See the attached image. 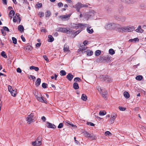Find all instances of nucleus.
Returning <instances> with one entry per match:
<instances>
[{
    "instance_id": "9",
    "label": "nucleus",
    "mask_w": 146,
    "mask_h": 146,
    "mask_svg": "<svg viewBox=\"0 0 146 146\" xmlns=\"http://www.w3.org/2000/svg\"><path fill=\"white\" fill-rule=\"evenodd\" d=\"M63 123H65L66 125H68V124H69L71 125L72 127L74 128H76L77 127V126L76 125H74V124L72 123V122H70V121H64Z\"/></svg>"
},
{
    "instance_id": "35",
    "label": "nucleus",
    "mask_w": 146,
    "mask_h": 146,
    "mask_svg": "<svg viewBox=\"0 0 146 146\" xmlns=\"http://www.w3.org/2000/svg\"><path fill=\"white\" fill-rule=\"evenodd\" d=\"M18 30L21 32L23 31L24 30L23 26L21 25H19L18 27Z\"/></svg>"
},
{
    "instance_id": "3",
    "label": "nucleus",
    "mask_w": 146,
    "mask_h": 146,
    "mask_svg": "<svg viewBox=\"0 0 146 146\" xmlns=\"http://www.w3.org/2000/svg\"><path fill=\"white\" fill-rule=\"evenodd\" d=\"M101 80L102 81H106L107 80L108 82H110L112 80V79L111 78H109L108 76H106V77L104 75H102L101 77Z\"/></svg>"
},
{
    "instance_id": "15",
    "label": "nucleus",
    "mask_w": 146,
    "mask_h": 146,
    "mask_svg": "<svg viewBox=\"0 0 146 146\" xmlns=\"http://www.w3.org/2000/svg\"><path fill=\"white\" fill-rule=\"evenodd\" d=\"M73 77V75L71 73H69L66 76V78L70 81H71Z\"/></svg>"
},
{
    "instance_id": "13",
    "label": "nucleus",
    "mask_w": 146,
    "mask_h": 146,
    "mask_svg": "<svg viewBox=\"0 0 146 146\" xmlns=\"http://www.w3.org/2000/svg\"><path fill=\"white\" fill-rule=\"evenodd\" d=\"M135 31L138 33H142L143 31V30L141 29V26L139 25L137 28L135 30Z\"/></svg>"
},
{
    "instance_id": "52",
    "label": "nucleus",
    "mask_w": 146,
    "mask_h": 146,
    "mask_svg": "<svg viewBox=\"0 0 146 146\" xmlns=\"http://www.w3.org/2000/svg\"><path fill=\"white\" fill-rule=\"evenodd\" d=\"M1 32L3 36H5L6 35V32L4 30H3L2 29H1Z\"/></svg>"
},
{
    "instance_id": "39",
    "label": "nucleus",
    "mask_w": 146,
    "mask_h": 146,
    "mask_svg": "<svg viewBox=\"0 0 146 146\" xmlns=\"http://www.w3.org/2000/svg\"><path fill=\"white\" fill-rule=\"evenodd\" d=\"M36 6H37V8H39L41 7L42 6V4L41 3H39L38 2L36 4Z\"/></svg>"
},
{
    "instance_id": "46",
    "label": "nucleus",
    "mask_w": 146,
    "mask_h": 146,
    "mask_svg": "<svg viewBox=\"0 0 146 146\" xmlns=\"http://www.w3.org/2000/svg\"><path fill=\"white\" fill-rule=\"evenodd\" d=\"M66 45H64V51H67L68 50V49H69V47L68 46H66Z\"/></svg>"
},
{
    "instance_id": "55",
    "label": "nucleus",
    "mask_w": 146,
    "mask_h": 146,
    "mask_svg": "<svg viewBox=\"0 0 146 146\" xmlns=\"http://www.w3.org/2000/svg\"><path fill=\"white\" fill-rule=\"evenodd\" d=\"M33 94H34V95L35 96L36 98V97H38V93L37 92H34Z\"/></svg>"
},
{
    "instance_id": "4",
    "label": "nucleus",
    "mask_w": 146,
    "mask_h": 146,
    "mask_svg": "<svg viewBox=\"0 0 146 146\" xmlns=\"http://www.w3.org/2000/svg\"><path fill=\"white\" fill-rule=\"evenodd\" d=\"M61 32L64 33H73V32H72L71 29L69 28H62L61 29Z\"/></svg>"
},
{
    "instance_id": "16",
    "label": "nucleus",
    "mask_w": 146,
    "mask_h": 146,
    "mask_svg": "<svg viewBox=\"0 0 146 146\" xmlns=\"http://www.w3.org/2000/svg\"><path fill=\"white\" fill-rule=\"evenodd\" d=\"M86 52L87 55L88 56H90L93 55V52L90 50H88L87 51H84V52Z\"/></svg>"
},
{
    "instance_id": "56",
    "label": "nucleus",
    "mask_w": 146,
    "mask_h": 146,
    "mask_svg": "<svg viewBox=\"0 0 146 146\" xmlns=\"http://www.w3.org/2000/svg\"><path fill=\"white\" fill-rule=\"evenodd\" d=\"M87 124L89 125H90L91 126H94L95 125V124L93 123L90 122H87Z\"/></svg>"
},
{
    "instance_id": "53",
    "label": "nucleus",
    "mask_w": 146,
    "mask_h": 146,
    "mask_svg": "<svg viewBox=\"0 0 146 146\" xmlns=\"http://www.w3.org/2000/svg\"><path fill=\"white\" fill-rule=\"evenodd\" d=\"M72 32H73V33H74V34L75 35V36H76L80 32V31H76V32H74V31H73L72 30Z\"/></svg>"
},
{
    "instance_id": "49",
    "label": "nucleus",
    "mask_w": 146,
    "mask_h": 146,
    "mask_svg": "<svg viewBox=\"0 0 146 146\" xmlns=\"http://www.w3.org/2000/svg\"><path fill=\"white\" fill-rule=\"evenodd\" d=\"M44 13L43 12H40L39 13V15L40 17H43L44 16Z\"/></svg>"
},
{
    "instance_id": "40",
    "label": "nucleus",
    "mask_w": 146,
    "mask_h": 146,
    "mask_svg": "<svg viewBox=\"0 0 146 146\" xmlns=\"http://www.w3.org/2000/svg\"><path fill=\"white\" fill-rule=\"evenodd\" d=\"M12 40H13V43L14 44H16L17 43V40L16 38L14 37H12Z\"/></svg>"
},
{
    "instance_id": "59",
    "label": "nucleus",
    "mask_w": 146,
    "mask_h": 146,
    "mask_svg": "<svg viewBox=\"0 0 146 146\" xmlns=\"http://www.w3.org/2000/svg\"><path fill=\"white\" fill-rule=\"evenodd\" d=\"M77 25V29L79 27L81 28L82 27V26H83V25H82V24L80 23L78 24Z\"/></svg>"
},
{
    "instance_id": "48",
    "label": "nucleus",
    "mask_w": 146,
    "mask_h": 146,
    "mask_svg": "<svg viewBox=\"0 0 146 146\" xmlns=\"http://www.w3.org/2000/svg\"><path fill=\"white\" fill-rule=\"evenodd\" d=\"M42 87L43 88H46L47 84L45 83H43L42 84Z\"/></svg>"
},
{
    "instance_id": "17",
    "label": "nucleus",
    "mask_w": 146,
    "mask_h": 146,
    "mask_svg": "<svg viewBox=\"0 0 146 146\" xmlns=\"http://www.w3.org/2000/svg\"><path fill=\"white\" fill-rule=\"evenodd\" d=\"M135 29V28L133 26L129 27L127 26V32H131Z\"/></svg>"
},
{
    "instance_id": "28",
    "label": "nucleus",
    "mask_w": 146,
    "mask_h": 146,
    "mask_svg": "<svg viewBox=\"0 0 146 146\" xmlns=\"http://www.w3.org/2000/svg\"><path fill=\"white\" fill-rule=\"evenodd\" d=\"M51 15V12L49 10H47L45 13V16L46 17H49Z\"/></svg>"
},
{
    "instance_id": "61",
    "label": "nucleus",
    "mask_w": 146,
    "mask_h": 146,
    "mask_svg": "<svg viewBox=\"0 0 146 146\" xmlns=\"http://www.w3.org/2000/svg\"><path fill=\"white\" fill-rule=\"evenodd\" d=\"M8 90L9 91L11 92V90L13 89L12 88V87L11 86H9V87H8Z\"/></svg>"
},
{
    "instance_id": "22",
    "label": "nucleus",
    "mask_w": 146,
    "mask_h": 146,
    "mask_svg": "<svg viewBox=\"0 0 146 146\" xmlns=\"http://www.w3.org/2000/svg\"><path fill=\"white\" fill-rule=\"evenodd\" d=\"M124 3L128 4L133 3L134 2V0H125Z\"/></svg>"
},
{
    "instance_id": "57",
    "label": "nucleus",
    "mask_w": 146,
    "mask_h": 146,
    "mask_svg": "<svg viewBox=\"0 0 146 146\" xmlns=\"http://www.w3.org/2000/svg\"><path fill=\"white\" fill-rule=\"evenodd\" d=\"M76 137H74V141H75V143L77 145L78 144H80V143L78 142V141H77L76 140Z\"/></svg>"
},
{
    "instance_id": "27",
    "label": "nucleus",
    "mask_w": 146,
    "mask_h": 146,
    "mask_svg": "<svg viewBox=\"0 0 146 146\" xmlns=\"http://www.w3.org/2000/svg\"><path fill=\"white\" fill-rule=\"evenodd\" d=\"M120 29L122 30V32H127V26H125L124 27H122Z\"/></svg>"
},
{
    "instance_id": "43",
    "label": "nucleus",
    "mask_w": 146,
    "mask_h": 146,
    "mask_svg": "<svg viewBox=\"0 0 146 146\" xmlns=\"http://www.w3.org/2000/svg\"><path fill=\"white\" fill-rule=\"evenodd\" d=\"M3 30H4L5 31H6L8 32H9V31L8 28L5 26L3 27Z\"/></svg>"
},
{
    "instance_id": "36",
    "label": "nucleus",
    "mask_w": 146,
    "mask_h": 146,
    "mask_svg": "<svg viewBox=\"0 0 146 146\" xmlns=\"http://www.w3.org/2000/svg\"><path fill=\"white\" fill-rule=\"evenodd\" d=\"M74 81L76 82H80L82 81V80L78 77L75 78L74 79Z\"/></svg>"
},
{
    "instance_id": "51",
    "label": "nucleus",
    "mask_w": 146,
    "mask_h": 146,
    "mask_svg": "<svg viewBox=\"0 0 146 146\" xmlns=\"http://www.w3.org/2000/svg\"><path fill=\"white\" fill-rule=\"evenodd\" d=\"M43 57L44 60L47 62H48L49 60L48 59L47 56L46 55L43 56Z\"/></svg>"
},
{
    "instance_id": "47",
    "label": "nucleus",
    "mask_w": 146,
    "mask_h": 146,
    "mask_svg": "<svg viewBox=\"0 0 146 146\" xmlns=\"http://www.w3.org/2000/svg\"><path fill=\"white\" fill-rule=\"evenodd\" d=\"M119 108L120 110L122 111H124L126 109L124 107H123L121 106H119Z\"/></svg>"
},
{
    "instance_id": "14",
    "label": "nucleus",
    "mask_w": 146,
    "mask_h": 146,
    "mask_svg": "<svg viewBox=\"0 0 146 146\" xmlns=\"http://www.w3.org/2000/svg\"><path fill=\"white\" fill-rule=\"evenodd\" d=\"M25 48L27 51H30L32 50L33 47L31 46L28 45L27 46H25Z\"/></svg>"
},
{
    "instance_id": "33",
    "label": "nucleus",
    "mask_w": 146,
    "mask_h": 146,
    "mask_svg": "<svg viewBox=\"0 0 146 146\" xmlns=\"http://www.w3.org/2000/svg\"><path fill=\"white\" fill-rule=\"evenodd\" d=\"M95 55L96 56H98L100 55L101 53V50H96L95 52Z\"/></svg>"
},
{
    "instance_id": "12",
    "label": "nucleus",
    "mask_w": 146,
    "mask_h": 146,
    "mask_svg": "<svg viewBox=\"0 0 146 146\" xmlns=\"http://www.w3.org/2000/svg\"><path fill=\"white\" fill-rule=\"evenodd\" d=\"M20 15L19 13H16L15 14V16L14 17L13 21L14 23H16L17 21L18 18L19 16Z\"/></svg>"
},
{
    "instance_id": "20",
    "label": "nucleus",
    "mask_w": 146,
    "mask_h": 146,
    "mask_svg": "<svg viewBox=\"0 0 146 146\" xmlns=\"http://www.w3.org/2000/svg\"><path fill=\"white\" fill-rule=\"evenodd\" d=\"M73 87L74 89L77 90L79 88L78 84L77 82H75L73 84Z\"/></svg>"
},
{
    "instance_id": "41",
    "label": "nucleus",
    "mask_w": 146,
    "mask_h": 146,
    "mask_svg": "<svg viewBox=\"0 0 146 146\" xmlns=\"http://www.w3.org/2000/svg\"><path fill=\"white\" fill-rule=\"evenodd\" d=\"M105 135L106 136H111V133L109 131H106L105 133Z\"/></svg>"
},
{
    "instance_id": "45",
    "label": "nucleus",
    "mask_w": 146,
    "mask_h": 146,
    "mask_svg": "<svg viewBox=\"0 0 146 146\" xmlns=\"http://www.w3.org/2000/svg\"><path fill=\"white\" fill-rule=\"evenodd\" d=\"M95 136L93 134H91L90 137V139L93 140L95 139Z\"/></svg>"
},
{
    "instance_id": "26",
    "label": "nucleus",
    "mask_w": 146,
    "mask_h": 146,
    "mask_svg": "<svg viewBox=\"0 0 146 146\" xmlns=\"http://www.w3.org/2000/svg\"><path fill=\"white\" fill-rule=\"evenodd\" d=\"M91 28V27H88V28H87V29H86L87 31L89 33H90V34H91V33H92L94 32L93 30L92 29H90Z\"/></svg>"
},
{
    "instance_id": "64",
    "label": "nucleus",
    "mask_w": 146,
    "mask_h": 146,
    "mask_svg": "<svg viewBox=\"0 0 146 146\" xmlns=\"http://www.w3.org/2000/svg\"><path fill=\"white\" fill-rule=\"evenodd\" d=\"M82 7H88V5L87 4H82Z\"/></svg>"
},
{
    "instance_id": "60",
    "label": "nucleus",
    "mask_w": 146,
    "mask_h": 146,
    "mask_svg": "<svg viewBox=\"0 0 146 146\" xmlns=\"http://www.w3.org/2000/svg\"><path fill=\"white\" fill-rule=\"evenodd\" d=\"M17 72L18 73H21V70L20 68H18L17 69Z\"/></svg>"
},
{
    "instance_id": "29",
    "label": "nucleus",
    "mask_w": 146,
    "mask_h": 146,
    "mask_svg": "<svg viewBox=\"0 0 146 146\" xmlns=\"http://www.w3.org/2000/svg\"><path fill=\"white\" fill-rule=\"evenodd\" d=\"M143 78V77L141 75H138L137 76L136 78L135 79L138 80L140 81Z\"/></svg>"
},
{
    "instance_id": "50",
    "label": "nucleus",
    "mask_w": 146,
    "mask_h": 146,
    "mask_svg": "<svg viewBox=\"0 0 146 146\" xmlns=\"http://www.w3.org/2000/svg\"><path fill=\"white\" fill-rule=\"evenodd\" d=\"M15 13L14 11L11 10L9 13V15H11L12 14H13V16H14L15 15Z\"/></svg>"
},
{
    "instance_id": "1",
    "label": "nucleus",
    "mask_w": 146,
    "mask_h": 146,
    "mask_svg": "<svg viewBox=\"0 0 146 146\" xmlns=\"http://www.w3.org/2000/svg\"><path fill=\"white\" fill-rule=\"evenodd\" d=\"M115 27V24L112 23H109L106 24L105 26V28L107 29H113Z\"/></svg>"
},
{
    "instance_id": "42",
    "label": "nucleus",
    "mask_w": 146,
    "mask_h": 146,
    "mask_svg": "<svg viewBox=\"0 0 146 146\" xmlns=\"http://www.w3.org/2000/svg\"><path fill=\"white\" fill-rule=\"evenodd\" d=\"M60 73L61 76H65L66 74V72L64 70H62L60 71Z\"/></svg>"
},
{
    "instance_id": "31",
    "label": "nucleus",
    "mask_w": 146,
    "mask_h": 146,
    "mask_svg": "<svg viewBox=\"0 0 146 146\" xmlns=\"http://www.w3.org/2000/svg\"><path fill=\"white\" fill-rule=\"evenodd\" d=\"M33 120V119L32 118H31V117H29L28 116L27 117V121L28 123L29 124H30L31 121H32Z\"/></svg>"
},
{
    "instance_id": "7",
    "label": "nucleus",
    "mask_w": 146,
    "mask_h": 146,
    "mask_svg": "<svg viewBox=\"0 0 146 146\" xmlns=\"http://www.w3.org/2000/svg\"><path fill=\"white\" fill-rule=\"evenodd\" d=\"M39 96H40L37 97H36V99L37 100H38L40 102H44L45 103H46V100H44V98L42 96L41 94L39 95Z\"/></svg>"
},
{
    "instance_id": "5",
    "label": "nucleus",
    "mask_w": 146,
    "mask_h": 146,
    "mask_svg": "<svg viewBox=\"0 0 146 146\" xmlns=\"http://www.w3.org/2000/svg\"><path fill=\"white\" fill-rule=\"evenodd\" d=\"M111 57L109 55H107L105 57L102 58V59L103 60L104 63H108L111 61Z\"/></svg>"
},
{
    "instance_id": "44",
    "label": "nucleus",
    "mask_w": 146,
    "mask_h": 146,
    "mask_svg": "<svg viewBox=\"0 0 146 146\" xmlns=\"http://www.w3.org/2000/svg\"><path fill=\"white\" fill-rule=\"evenodd\" d=\"M63 123H60L58 126V128H62L63 126Z\"/></svg>"
},
{
    "instance_id": "34",
    "label": "nucleus",
    "mask_w": 146,
    "mask_h": 146,
    "mask_svg": "<svg viewBox=\"0 0 146 146\" xmlns=\"http://www.w3.org/2000/svg\"><path fill=\"white\" fill-rule=\"evenodd\" d=\"M109 54L111 55H113L115 53V52L114 50L112 48L110 49L109 50Z\"/></svg>"
},
{
    "instance_id": "6",
    "label": "nucleus",
    "mask_w": 146,
    "mask_h": 146,
    "mask_svg": "<svg viewBox=\"0 0 146 146\" xmlns=\"http://www.w3.org/2000/svg\"><path fill=\"white\" fill-rule=\"evenodd\" d=\"M42 139V137L41 136H39L37 137L36 140L35 141L37 143V146H40L41 144Z\"/></svg>"
},
{
    "instance_id": "38",
    "label": "nucleus",
    "mask_w": 146,
    "mask_h": 146,
    "mask_svg": "<svg viewBox=\"0 0 146 146\" xmlns=\"http://www.w3.org/2000/svg\"><path fill=\"white\" fill-rule=\"evenodd\" d=\"M106 112L105 111H100L99 112V114L101 115H104L106 114Z\"/></svg>"
},
{
    "instance_id": "10",
    "label": "nucleus",
    "mask_w": 146,
    "mask_h": 146,
    "mask_svg": "<svg viewBox=\"0 0 146 146\" xmlns=\"http://www.w3.org/2000/svg\"><path fill=\"white\" fill-rule=\"evenodd\" d=\"M82 3H78L75 5V7L76 8V10L78 12H80V9L82 8Z\"/></svg>"
},
{
    "instance_id": "11",
    "label": "nucleus",
    "mask_w": 146,
    "mask_h": 146,
    "mask_svg": "<svg viewBox=\"0 0 146 146\" xmlns=\"http://www.w3.org/2000/svg\"><path fill=\"white\" fill-rule=\"evenodd\" d=\"M117 116V115L115 114V115H113L112 116H111L110 118V121L111 123H113L114 120L115 119Z\"/></svg>"
},
{
    "instance_id": "21",
    "label": "nucleus",
    "mask_w": 146,
    "mask_h": 146,
    "mask_svg": "<svg viewBox=\"0 0 146 146\" xmlns=\"http://www.w3.org/2000/svg\"><path fill=\"white\" fill-rule=\"evenodd\" d=\"M16 91V90L15 89L14 90L12 89L11 90V91L10 92L12 96L14 97L16 96V94L17 93Z\"/></svg>"
},
{
    "instance_id": "25",
    "label": "nucleus",
    "mask_w": 146,
    "mask_h": 146,
    "mask_svg": "<svg viewBox=\"0 0 146 146\" xmlns=\"http://www.w3.org/2000/svg\"><path fill=\"white\" fill-rule=\"evenodd\" d=\"M81 99L84 101H86L87 99V96L86 95L84 94H82L81 96Z\"/></svg>"
},
{
    "instance_id": "19",
    "label": "nucleus",
    "mask_w": 146,
    "mask_h": 146,
    "mask_svg": "<svg viewBox=\"0 0 146 146\" xmlns=\"http://www.w3.org/2000/svg\"><path fill=\"white\" fill-rule=\"evenodd\" d=\"M41 83V79L39 78H38L35 82V85L36 86H38Z\"/></svg>"
},
{
    "instance_id": "23",
    "label": "nucleus",
    "mask_w": 146,
    "mask_h": 146,
    "mask_svg": "<svg viewBox=\"0 0 146 146\" xmlns=\"http://www.w3.org/2000/svg\"><path fill=\"white\" fill-rule=\"evenodd\" d=\"M124 96L127 99L129 98L130 97L129 94V93L127 92H124Z\"/></svg>"
},
{
    "instance_id": "62",
    "label": "nucleus",
    "mask_w": 146,
    "mask_h": 146,
    "mask_svg": "<svg viewBox=\"0 0 146 146\" xmlns=\"http://www.w3.org/2000/svg\"><path fill=\"white\" fill-rule=\"evenodd\" d=\"M58 6L59 7H62L63 6V4L61 2H59L58 3Z\"/></svg>"
},
{
    "instance_id": "18",
    "label": "nucleus",
    "mask_w": 146,
    "mask_h": 146,
    "mask_svg": "<svg viewBox=\"0 0 146 146\" xmlns=\"http://www.w3.org/2000/svg\"><path fill=\"white\" fill-rule=\"evenodd\" d=\"M116 19H117L119 21H121L122 22H123L125 21L126 18L125 17L120 16L118 17V19L116 18Z\"/></svg>"
},
{
    "instance_id": "54",
    "label": "nucleus",
    "mask_w": 146,
    "mask_h": 146,
    "mask_svg": "<svg viewBox=\"0 0 146 146\" xmlns=\"http://www.w3.org/2000/svg\"><path fill=\"white\" fill-rule=\"evenodd\" d=\"M77 25L76 24H73V25L72 26V28H75L76 29H77Z\"/></svg>"
},
{
    "instance_id": "37",
    "label": "nucleus",
    "mask_w": 146,
    "mask_h": 146,
    "mask_svg": "<svg viewBox=\"0 0 146 146\" xmlns=\"http://www.w3.org/2000/svg\"><path fill=\"white\" fill-rule=\"evenodd\" d=\"M1 55L4 58H7V55L5 53V52L3 51L1 52Z\"/></svg>"
},
{
    "instance_id": "32",
    "label": "nucleus",
    "mask_w": 146,
    "mask_h": 146,
    "mask_svg": "<svg viewBox=\"0 0 146 146\" xmlns=\"http://www.w3.org/2000/svg\"><path fill=\"white\" fill-rule=\"evenodd\" d=\"M139 40V39L137 38H135L133 39H131L129 40V41L130 42H133L134 41L135 42L137 41L138 42Z\"/></svg>"
},
{
    "instance_id": "2",
    "label": "nucleus",
    "mask_w": 146,
    "mask_h": 146,
    "mask_svg": "<svg viewBox=\"0 0 146 146\" xmlns=\"http://www.w3.org/2000/svg\"><path fill=\"white\" fill-rule=\"evenodd\" d=\"M71 16L70 14H68L67 15H62L59 17V18L61 20L63 21H67L68 20Z\"/></svg>"
},
{
    "instance_id": "58",
    "label": "nucleus",
    "mask_w": 146,
    "mask_h": 146,
    "mask_svg": "<svg viewBox=\"0 0 146 146\" xmlns=\"http://www.w3.org/2000/svg\"><path fill=\"white\" fill-rule=\"evenodd\" d=\"M41 44V43H37L36 45V47H39L40 46Z\"/></svg>"
},
{
    "instance_id": "8",
    "label": "nucleus",
    "mask_w": 146,
    "mask_h": 146,
    "mask_svg": "<svg viewBox=\"0 0 146 146\" xmlns=\"http://www.w3.org/2000/svg\"><path fill=\"white\" fill-rule=\"evenodd\" d=\"M46 126L48 128H55L56 126L54 124L50 123L49 122H47L46 124Z\"/></svg>"
},
{
    "instance_id": "30",
    "label": "nucleus",
    "mask_w": 146,
    "mask_h": 146,
    "mask_svg": "<svg viewBox=\"0 0 146 146\" xmlns=\"http://www.w3.org/2000/svg\"><path fill=\"white\" fill-rule=\"evenodd\" d=\"M86 48V47H85L84 46L81 47L78 50V51H82V53H84V52H83V51L85 50Z\"/></svg>"
},
{
    "instance_id": "24",
    "label": "nucleus",
    "mask_w": 146,
    "mask_h": 146,
    "mask_svg": "<svg viewBox=\"0 0 146 146\" xmlns=\"http://www.w3.org/2000/svg\"><path fill=\"white\" fill-rule=\"evenodd\" d=\"M48 37L49 38V39L48 40V42H51L54 40V38L52 35H49Z\"/></svg>"
},
{
    "instance_id": "63",
    "label": "nucleus",
    "mask_w": 146,
    "mask_h": 146,
    "mask_svg": "<svg viewBox=\"0 0 146 146\" xmlns=\"http://www.w3.org/2000/svg\"><path fill=\"white\" fill-rule=\"evenodd\" d=\"M21 39H22V41L23 42H25V38L23 36V35H22L21 36Z\"/></svg>"
}]
</instances>
